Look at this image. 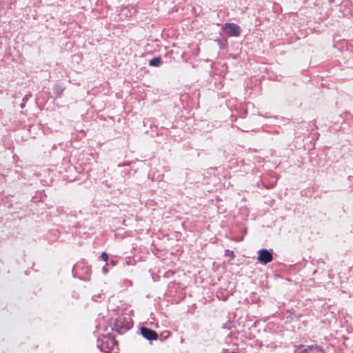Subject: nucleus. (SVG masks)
<instances>
[{
	"label": "nucleus",
	"mask_w": 353,
	"mask_h": 353,
	"mask_svg": "<svg viewBox=\"0 0 353 353\" xmlns=\"http://www.w3.org/2000/svg\"><path fill=\"white\" fill-rule=\"evenodd\" d=\"M301 353H324L319 346H309L307 349H304Z\"/></svg>",
	"instance_id": "nucleus-4"
},
{
	"label": "nucleus",
	"mask_w": 353,
	"mask_h": 353,
	"mask_svg": "<svg viewBox=\"0 0 353 353\" xmlns=\"http://www.w3.org/2000/svg\"><path fill=\"white\" fill-rule=\"evenodd\" d=\"M160 63H161V60L159 58H154L152 60H150V64L151 65H154V66L159 65Z\"/></svg>",
	"instance_id": "nucleus-5"
},
{
	"label": "nucleus",
	"mask_w": 353,
	"mask_h": 353,
	"mask_svg": "<svg viewBox=\"0 0 353 353\" xmlns=\"http://www.w3.org/2000/svg\"><path fill=\"white\" fill-rule=\"evenodd\" d=\"M223 30L230 37H238L241 33L240 27L235 23L225 24Z\"/></svg>",
	"instance_id": "nucleus-1"
},
{
	"label": "nucleus",
	"mask_w": 353,
	"mask_h": 353,
	"mask_svg": "<svg viewBox=\"0 0 353 353\" xmlns=\"http://www.w3.org/2000/svg\"><path fill=\"white\" fill-rule=\"evenodd\" d=\"M258 260L261 263L266 264L272 260V255L268 250H262L259 252Z\"/></svg>",
	"instance_id": "nucleus-2"
},
{
	"label": "nucleus",
	"mask_w": 353,
	"mask_h": 353,
	"mask_svg": "<svg viewBox=\"0 0 353 353\" xmlns=\"http://www.w3.org/2000/svg\"><path fill=\"white\" fill-rule=\"evenodd\" d=\"M225 256H230L232 258L234 257V252L232 251H230L229 250H227L225 253Z\"/></svg>",
	"instance_id": "nucleus-6"
},
{
	"label": "nucleus",
	"mask_w": 353,
	"mask_h": 353,
	"mask_svg": "<svg viewBox=\"0 0 353 353\" xmlns=\"http://www.w3.org/2000/svg\"><path fill=\"white\" fill-rule=\"evenodd\" d=\"M101 257L104 261H107L108 259V255L105 252L102 253Z\"/></svg>",
	"instance_id": "nucleus-7"
},
{
	"label": "nucleus",
	"mask_w": 353,
	"mask_h": 353,
	"mask_svg": "<svg viewBox=\"0 0 353 353\" xmlns=\"http://www.w3.org/2000/svg\"><path fill=\"white\" fill-rule=\"evenodd\" d=\"M142 336L148 340H156L157 339V334L147 327H142L141 329Z\"/></svg>",
	"instance_id": "nucleus-3"
}]
</instances>
